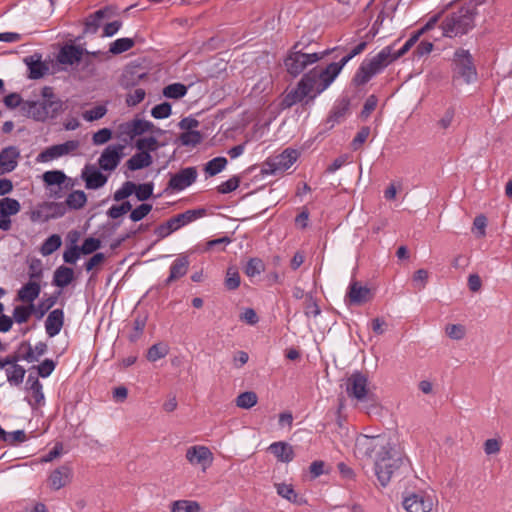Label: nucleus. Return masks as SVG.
I'll use <instances>...</instances> for the list:
<instances>
[{"label":"nucleus","instance_id":"393cba45","mask_svg":"<svg viewBox=\"0 0 512 512\" xmlns=\"http://www.w3.org/2000/svg\"><path fill=\"white\" fill-rule=\"evenodd\" d=\"M350 107V100L349 98H342L340 101H338L333 109L331 110L326 123L329 125L328 128L331 129L335 126V124L340 123L344 117L346 116L348 110Z\"/></svg>","mask_w":512,"mask_h":512},{"label":"nucleus","instance_id":"052dcab7","mask_svg":"<svg viewBox=\"0 0 512 512\" xmlns=\"http://www.w3.org/2000/svg\"><path fill=\"white\" fill-rule=\"evenodd\" d=\"M239 184H240V178L238 176H233L230 179H228L227 181L221 183L217 187V191L220 194H228L230 192L235 191L239 187Z\"/></svg>","mask_w":512,"mask_h":512},{"label":"nucleus","instance_id":"79ce46f5","mask_svg":"<svg viewBox=\"0 0 512 512\" xmlns=\"http://www.w3.org/2000/svg\"><path fill=\"white\" fill-rule=\"evenodd\" d=\"M179 140L183 146L195 147L202 142L203 136L200 131L189 130L181 133Z\"/></svg>","mask_w":512,"mask_h":512},{"label":"nucleus","instance_id":"de8ad7c7","mask_svg":"<svg viewBox=\"0 0 512 512\" xmlns=\"http://www.w3.org/2000/svg\"><path fill=\"white\" fill-rule=\"evenodd\" d=\"M136 190V184L132 181H126L113 194V200L116 202L123 201L131 196Z\"/></svg>","mask_w":512,"mask_h":512},{"label":"nucleus","instance_id":"4c0bfd02","mask_svg":"<svg viewBox=\"0 0 512 512\" xmlns=\"http://www.w3.org/2000/svg\"><path fill=\"white\" fill-rule=\"evenodd\" d=\"M62 244L61 237L58 234L49 236L41 245L40 253L43 256H49L60 248Z\"/></svg>","mask_w":512,"mask_h":512},{"label":"nucleus","instance_id":"bf43d9fd","mask_svg":"<svg viewBox=\"0 0 512 512\" xmlns=\"http://www.w3.org/2000/svg\"><path fill=\"white\" fill-rule=\"evenodd\" d=\"M101 247V241L94 237L86 238L80 246L82 254H92Z\"/></svg>","mask_w":512,"mask_h":512},{"label":"nucleus","instance_id":"8fccbe9b","mask_svg":"<svg viewBox=\"0 0 512 512\" xmlns=\"http://www.w3.org/2000/svg\"><path fill=\"white\" fill-rule=\"evenodd\" d=\"M132 122V136H140L146 132L154 129V124L150 121L143 119H133Z\"/></svg>","mask_w":512,"mask_h":512},{"label":"nucleus","instance_id":"f3484780","mask_svg":"<svg viewBox=\"0 0 512 512\" xmlns=\"http://www.w3.org/2000/svg\"><path fill=\"white\" fill-rule=\"evenodd\" d=\"M186 458L191 464L206 468L211 465L213 454L205 446H192L187 450Z\"/></svg>","mask_w":512,"mask_h":512},{"label":"nucleus","instance_id":"3c124183","mask_svg":"<svg viewBox=\"0 0 512 512\" xmlns=\"http://www.w3.org/2000/svg\"><path fill=\"white\" fill-rule=\"evenodd\" d=\"M136 148L140 151H156L159 147V143L155 137H144L140 138L135 143Z\"/></svg>","mask_w":512,"mask_h":512},{"label":"nucleus","instance_id":"6ab92c4d","mask_svg":"<svg viewBox=\"0 0 512 512\" xmlns=\"http://www.w3.org/2000/svg\"><path fill=\"white\" fill-rule=\"evenodd\" d=\"M20 151L16 146H8L0 152V168L1 173H10L16 169Z\"/></svg>","mask_w":512,"mask_h":512},{"label":"nucleus","instance_id":"f704fd0d","mask_svg":"<svg viewBox=\"0 0 512 512\" xmlns=\"http://www.w3.org/2000/svg\"><path fill=\"white\" fill-rule=\"evenodd\" d=\"M87 197L86 194L81 190L72 191L68 194L65 204L67 207L73 210H78L84 207L86 204Z\"/></svg>","mask_w":512,"mask_h":512},{"label":"nucleus","instance_id":"a18cd8bd","mask_svg":"<svg viewBox=\"0 0 512 512\" xmlns=\"http://www.w3.org/2000/svg\"><path fill=\"white\" fill-rule=\"evenodd\" d=\"M257 395L253 391H246L239 394L236 398V405L243 409H250L257 403Z\"/></svg>","mask_w":512,"mask_h":512},{"label":"nucleus","instance_id":"c756f323","mask_svg":"<svg viewBox=\"0 0 512 512\" xmlns=\"http://www.w3.org/2000/svg\"><path fill=\"white\" fill-rule=\"evenodd\" d=\"M40 292L41 286L38 281H29L19 289L18 298L23 302L33 304V301L38 298Z\"/></svg>","mask_w":512,"mask_h":512},{"label":"nucleus","instance_id":"4d7b16f0","mask_svg":"<svg viewBox=\"0 0 512 512\" xmlns=\"http://www.w3.org/2000/svg\"><path fill=\"white\" fill-rule=\"evenodd\" d=\"M153 188V183H143L136 185V190H134L136 198L139 201H146L152 196Z\"/></svg>","mask_w":512,"mask_h":512},{"label":"nucleus","instance_id":"423d86ee","mask_svg":"<svg viewBox=\"0 0 512 512\" xmlns=\"http://www.w3.org/2000/svg\"><path fill=\"white\" fill-rule=\"evenodd\" d=\"M304 48L305 46H302V43L300 41L296 42L284 59V65L286 67V70L292 77H297L309 65L318 62L319 60L329 55L332 51L336 49H327L319 53H305L303 52Z\"/></svg>","mask_w":512,"mask_h":512},{"label":"nucleus","instance_id":"603ef678","mask_svg":"<svg viewBox=\"0 0 512 512\" xmlns=\"http://www.w3.org/2000/svg\"><path fill=\"white\" fill-rule=\"evenodd\" d=\"M240 282L238 271L233 267L228 268L224 282L225 287L230 291L236 290L240 286Z\"/></svg>","mask_w":512,"mask_h":512},{"label":"nucleus","instance_id":"9d476101","mask_svg":"<svg viewBox=\"0 0 512 512\" xmlns=\"http://www.w3.org/2000/svg\"><path fill=\"white\" fill-rule=\"evenodd\" d=\"M198 177L197 168L189 166L181 168L176 173H169V181L164 192H180L196 182Z\"/></svg>","mask_w":512,"mask_h":512},{"label":"nucleus","instance_id":"39448f33","mask_svg":"<svg viewBox=\"0 0 512 512\" xmlns=\"http://www.w3.org/2000/svg\"><path fill=\"white\" fill-rule=\"evenodd\" d=\"M41 101H24L22 109L36 121L44 122L56 118L64 110V102L56 96L51 86L41 90Z\"/></svg>","mask_w":512,"mask_h":512},{"label":"nucleus","instance_id":"338daca9","mask_svg":"<svg viewBox=\"0 0 512 512\" xmlns=\"http://www.w3.org/2000/svg\"><path fill=\"white\" fill-rule=\"evenodd\" d=\"M455 109L454 107H448L444 112L443 116L438 120L437 126L443 130L448 129L454 120Z\"/></svg>","mask_w":512,"mask_h":512},{"label":"nucleus","instance_id":"2eb2a0df","mask_svg":"<svg viewBox=\"0 0 512 512\" xmlns=\"http://www.w3.org/2000/svg\"><path fill=\"white\" fill-rule=\"evenodd\" d=\"M432 506L430 497L422 493H412L403 500V507L407 512H430Z\"/></svg>","mask_w":512,"mask_h":512},{"label":"nucleus","instance_id":"37998d69","mask_svg":"<svg viewBox=\"0 0 512 512\" xmlns=\"http://www.w3.org/2000/svg\"><path fill=\"white\" fill-rule=\"evenodd\" d=\"M46 205L47 202H43L30 212L29 217L32 222H46L52 219L50 211L45 207Z\"/></svg>","mask_w":512,"mask_h":512},{"label":"nucleus","instance_id":"f8f14e48","mask_svg":"<svg viewBox=\"0 0 512 512\" xmlns=\"http://www.w3.org/2000/svg\"><path fill=\"white\" fill-rule=\"evenodd\" d=\"M125 145H108L101 153L98 159L99 168L103 171L115 170L124 156Z\"/></svg>","mask_w":512,"mask_h":512},{"label":"nucleus","instance_id":"72a5a7b5","mask_svg":"<svg viewBox=\"0 0 512 512\" xmlns=\"http://www.w3.org/2000/svg\"><path fill=\"white\" fill-rule=\"evenodd\" d=\"M21 209L18 200L14 198L5 197L0 200V214L3 217H9L17 214Z\"/></svg>","mask_w":512,"mask_h":512},{"label":"nucleus","instance_id":"e433bc0d","mask_svg":"<svg viewBox=\"0 0 512 512\" xmlns=\"http://www.w3.org/2000/svg\"><path fill=\"white\" fill-rule=\"evenodd\" d=\"M201 507L197 501L176 500L171 504V512H200Z\"/></svg>","mask_w":512,"mask_h":512},{"label":"nucleus","instance_id":"774afa93","mask_svg":"<svg viewBox=\"0 0 512 512\" xmlns=\"http://www.w3.org/2000/svg\"><path fill=\"white\" fill-rule=\"evenodd\" d=\"M445 331L451 339L460 340L465 336V327L461 324H449Z\"/></svg>","mask_w":512,"mask_h":512},{"label":"nucleus","instance_id":"864d4df0","mask_svg":"<svg viewBox=\"0 0 512 512\" xmlns=\"http://www.w3.org/2000/svg\"><path fill=\"white\" fill-rule=\"evenodd\" d=\"M146 317L137 316L133 321V332L129 334V339L132 342H135L142 335L144 328L146 326Z\"/></svg>","mask_w":512,"mask_h":512},{"label":"nucleus","instance_id":"c85d7f7f","mask_svg":"<svg viewBox=\"0 0 512 512\" xmlns=\"http://www.w3.org/2000/svg\"><path fill=\"white\" fill-rule=\"evenodd\" d=\"M73 280L74 270L70 267L61 265L54 271L52 284L59 288H64L68 286Z\"/></svg>","mask_w":512,"mask_h":512},{"label":"nucleus","instance_id":"a878e982","mask_svg":"<svg viewBox=\"0 0 512 512\" xmlns=\"http://www.w3.org/2000/svg\"><path fill=\"white\" fill-rule=\"evenodd\" d=\"M111 16V10L108 7L99 9L91 14L86 22L84 33L95 34L101 26L102 20Z\"/></svg>","mask_w":512,"mask_h":512},{"label":"nucleus","instance_id":"6e6552de","mask_svg":"<svg viewBox=\"0 0 512 512\" xmlns=\"http://www.w3.org/2000/svg\"><path fill=\"white\" fill-rule=\"evenodd\" d=\"M298 152L294 149H285L281 154L266 160L261 168L263 175H281L297 160Z\"/></svg>","mask_w":512,"mask_h":512},{"label":"nucleus","instance_id":"f257e3e1","mask_svg":"<svg viewBox=\"0 0 512 512\" xmlns=\"http://www.w3.org/2000/svg\"><path fill=\"white\" fill-rule=\"evenodd\" d=\"M357 446L365 456L374 459V473L382 487H386L393 478L401 480L411 470L409 459L391 437L363 436L357 441Z\"/></svg>","mask_w":512,"mask_h":512},{"label":"nucleus","instance_id":"473e14b6","mask_svg":"<svg viewBox=\"0 0 512 512\" xmlns=\"http://www.w3.org/2000/svg\"><path fill=\"white\" fill-rule=\"evenodd\" d=\"M42 178L46 186L49 188L53 186H61V184H64L67 181H71V179H69L61 170L46 171Z\"/></svg>","mask_w":512,"mask_h":512},{"label":"nucleus","instance_id":"09e8293b","mask_svg":"<svg viewBox=\"0 0 512 512\" xmlns=\"http://www.w3.org/2000/svg\"><path fill=\"white\" fill-rule=\"evenodd\" d=\"M33 310V304L29 306L18 305L13 310V319L19 324L25 323L29 320Z\"/></svg>","mask_w":512,"mask_h":512},{"label":"nucleus","instance_id":"69168bd1","mask_svg":"<svg viewBox=\"0 0 512 512\" xmlns=\"http://www.w3.org/2000/svg\"><path fill=\"white\" fill-rule=\"evenodd\" d=\"M429 273L425 269H419L414 272L413 284L418 290H422L426 287Z\"/></svg>","mask_w":512,"mask_h":512},{"label":"nucleus","instance_id":"c9c22d12","mask_svg":"<svg viewBox=\"0 0 512 512\" xmlns=\"http://www.w3.org/2000/svg\"><path fill=\"white\" fill-rule=\"evenodd\" d=\"M134 45L135 40L133 38H119L110 44L109 53L119 55L130 50Z\"/></svg>","mask_w":512,"mask_h":512},{"label":"nucleus","instance_id":"412c9836","mask_svg":"<svg viewBox=\"0 0 512 512\" xmlns=\"http://www.w3.org/2000/svg\"><path fill=\"white\" fill-rule=\"evenodd\" d=\"M84 49L77 45H64L58 55L57 61L63 65H73L82 60Z\"/></svg>","mask_w":512,"mask_h":512},{"label":"nucleus","instance_id":"cd10ccee","mask_svg":"<svg viewBox=\"0 0 512 512\" xmlns=\"http://www.w3.org/2000/svg\"><path fill=\"white\" fill-rule=\"evenodd\" d=\"M25 389L31 392L35 404L39 405L44 401L43 385L39 381V376L35 375L32 371L28 374Z\"/></svg>","mask_w":512,"mask_h":512},{"label":"nucleus","instance_id":"a19ab883","mask_svg":"<svg viewBox=\"0 0 512 512\" xmlns=\"http://www.w3.org/2000/svg\"><path fill=\"white\" fill-rule=\"evenodd\" d=\"M57 362L52 359H45L40 364L32 366L29 371L36 370V374L41 378L49 377L54 371Z\"/></svg>","mask_w":512,"mask_h":512},{"label":"nucleus","instance_id":"13d9d810","mask_svg":"<svg viewBox=\"0 0 512 512\" xmlns=\"http://www.w3.org/2000/svg\"><path fill=\"white\" fill-rule=\"evenodd\" d=\"M304 312L308 317H317L321 313L319 305L311 294L306 295Z\"/></svg>","mask_w":512,"mask_h":512},{"label":"nucleus","instance_id":"aec40b11","mask_svg":"<svg viewBox=\"0 0 512 512\" xmlns=\"http://www.w3.org/2000/svg\"><path fill=\"white\" fill-rule=\"evenodd\" d=\"M189 259L187 255L180 254L171 264L169 276L164 281L165 286L185 276L189 269Z\"/></svg>","mask_w":512,"mask_h":512},{"label":"nucleus","instance_id":"58836bf2","mask_svg":"<svg viewBox=\"0 0 512 512\" xmlns=\"http://www.w3.org/2000/svg\"><path fill=\"white\" fill-rule=\"evenodd\" d=\"M227 165V159L219 156L208 161L204 166V171L208 176H215L220 173Z\"/></svg>","mask_w":512,"mask_h":512},{"label":"nucleus","instance_id":"7c9ffc66","mask_svg":"<svg viewBox=\"0 0 512 512\" xmlns=\"http://www.w3.org/2000/svg\"><path fill=\"white\" fill-rule=\"evenodd\" d=\"M153 163L152 156L147 151L138 152L127 160L126 166L131 171L149 167Z\"/></svg>","mask_w":512,"mask_h":512},{"label":"nucleus","instance_id":"0eeeda50","mask_svg":"<svg viewBox=\"0 0 512 512\" xmlns=\"http://www.w3.org/2000/svg\"><path fill=\"white\" fill-rule=\"evenodd\" d=\"M453 80L462 79L466 84L474 83L478 78L474 58L469 50L458 48L451 60Z\"/></svg>","mask_w":512,"mask_h":512},{"label":"nucleus","instance_id":"ddd939ff","mask_svg":"<svg viewBox=\"0 0 512 512\" xmlns=\"http://www.w3.org/2000/svg\"><path fill=\"white\" fill-rule=\"evenodd\" d=\"M79 148V141L77 140H69L62 144L52 145L45 150H43L37 157V161L39 162H48L53 159L62 157L71 152H74Z\"/></svg>","mask_w":512,"mask_h":512},{"label":"nucleus","instance_id":"0e129e2a","mask_svg":"<svg viewBox=\"0 0 512 512\" xmlns=\"http://www.w3.org/2000/svg\"><path fill=\"white\" fill-rule=\"evenodd\" d=\"M106 112H107V109L105 106L98 105L88 111H85V113L83 114V117L86 121L92 122V121H95V120H98V119H101L102 117H104Z\"/></svg>","mask_w":512,"mask_h":512},{"label":"nucleus","instance_id":"a211bd4d","mask_svg":"<svg viewBox=\"0 0 512 512\" xmlns=\"http://www.w3.org/2000/svg\"><path fill=\"white\" fill-rule=\"evenodd\" d=\"M24 63L28 67L29 79H40L44 77L49 71L48 65L42 61V56L38 53L25 57Z\"/></svg>","mask_w":512,"mask_h":512},{"label":"nucleus","instance_id":"b1692460","mask_svg":"<svg viewBox=\"0 0 512 512\" xmlns=\"http://www.w3.org/2000/svg\"><path fill=\"white\" fill-rule=\"evenodd\" d=\"M64 324V312L62 309L52 310L45 320V330L48 336L54 337L61 331Z\"/></svg>","mask_w":512,"mask_h":512},{"label":"nucleus","instance_id":"9b49d317","mask_svg":"<svg viewBox=\"0 0 512 512\" xmlns=\"http://www.w3.org/2000/svg\"><path fill=\"white\" fill-rule=\"evenodd\" d=\"M368 379L361 372H354L346 382V392L358 402L373 401V394L369 392Z\"/></svg>","mask_w":512,"mask_h":512},{"label":"nucleus","instance_id":"5701e85b","mask_svg":"<svg viewBox=\"0 0 512 512\" xmlns=\"http://www.w3.org/2000/svg\"><path fill=\"white\" fill-rule=\"evenodd\" d=\"M72 469L68 465H62L53 470L49 476V486L53 490H59L66 486L71 479Z\"/></svg>","mask_w":512,"mask_h":512},{"label":"nucleus","instance_id":"20e7f679","mask_svg":"<svg viewBox=\"0 0 512 512\" xmlns=\"http://www.w3.org/2000/svg\"><path fill=\"white\" fill-rule=\"evenodd\" d=\"M485 0H468L457 10L448 13L441 22L442 34L453 38L463 36L475 27L478 7Z\"/></svg>","mask_w":512,"mask_h":512},{"label":"nucleus","instance_id":"680f3d73","mask_svg":"<svg viewBox=\"0 0 512 512\" xmlns=\"http://www.w3.org/2000/svg\"><path fill=\"white\" fill-rule=\"evenodd\" d=\"M81 249L77 245H71L63 253V260L68 264H75L81 255Z\"/></svg>","mask_w":512,"mask_h":512},{"label":"nucleus","instance_id":"49530a36","mask_svg":"<svg viewBox=\"0 0 512 512\" xmlns=\"http://www.w3.org/2000/svg\"><path fill=\"white\" fill-rule=\"evenodd\" d=\"M60 294L61 291H57L54 294L50 295L48 298L38 303L36 309V312L38 313V318L43 317L57 303Z\"/></svg>","mask_w":512,"mask_h":512},{"label":"nucleus","instance_id":"4468645a","mask_svg":"<svg viewBox=\"0 0 512 512\" xmlns=\"http://www.w3.org/2000/svg\"><path fill=\"white\" fill-rule=\"evenodd\" d=\"M81 178L85 181V187L92 190L103 187L108 181V176L104 175L100 168L91 164L85 165Z\"/></svg>","mask_w":512,"mask_h":512},{"label":"nucleus","instance_id":"c03bdc74","mask_svg":"<svg viewBox=\"0 0 512 512\" xmlns=\"http://www.w3.org/2000/svg\"><path fill=\"white\" fill-rule=\"evenodd\" d=\"M265 270L264 262L260 258H251L245 265L244 272L248 277L260 275Z\"/></svg>","mask_w":512,"mask_h":512},{"label":"nucleus","instance_id":"f03ea898","mask_svg":"<svg viewBox=\"0 0 512 512\" xmlns=\"http://www.w3.org/2000/svg\"><path fill=\"white\" fill-rule=\"evenodd\" d=\"M346 64L340 60L339 62H332L326 68L318 71L316 68L305 73L301 80L298 82L297 87L288 92L284 99L283 104L286 107H291L301 102L305 97L309 96L315 88L318 80L322 81V87L317 89V92L312 96L314 98L317 94L324 91L339 75L341 70Z\"/></svg>","mask_w":512,"mask_h":512},{"label":"nucleus","instance_id":"5fc2aeb1","mask_svg":"<svg viewBox=\"0 0 512 512\" xmlns=\"http://www.w3.org/2000/svg\"><path fill=\"white\" fill-rule=\"evenodd\" d=\"M172 113L171 104L168 102H163L161 104L155 105L151 110V115L155 119H165L168 118Z\"/></svg>","mask_w":512,"mask_h":512},{"label":"nucleus","instance_id":"4be33fe9","mask_svg":"<svg viewBox=\"0 0 512 512\" xmlns=\"http://www.w3.org/2000/svg\"><path fill=\"white\" fill-rule=\"evenodd\" d=\"M347 298L350 304H364L371 299V290L357 281H352L348 287Z\"/></svg>","mask_w":512,"mask_h":512},{"label":"nucleus","instance_id":"e2e57ef3","mask_svg":"<svg viewBox=\"0 0 512 512\" xmlns=\"http://www.w3.org/2000/svg\"><path fill=\"white\" fill-rule=\"evenodd\" d=\"M112 138V130L109 128H102L95 132L92 136L94 145H103Z\"/></svg>","mask_w":512,"mask_h":512},{"label":"nucleus","instance_id":"bb28decb","mask_svg":"<svg viewBox=\"0 0 512 512\" xmlns=\"http://www.w3.org/2000/svg\"><path fill=\"white\" fill-rule=\"evenodd\" d=\"M268 449L280 462L289 463L295 457L292 446L286 442H274Z\"/></svg>","mask_w":512,"mask_h":512},{"label":"nucleus","instance_id":"ea45409f","mask_svg":"<svg viewBox=\"0 0 512 512\" xmlns=\"http://www.w3.org/2000/svg\"><path fill=\"white\" fill-rule=\"evenodd\" d=\"M188 88L182 83H172L164 87L163 95L170 99H180L187 94Z\"/></svg>","mask_w":512,"mask_h":512},{"label":"nucleus","instance_id":"1a4fd4ad","mask_svg":"<svg viewBox=\"0 0 512 512\" xmlns=\"http://www.w3.org/2000/svg\"><path fill=\"white\" fill-rule=\"evenodd\" d=\"M42 354H12L11 364L8 365L5 374L7 382L11 386L19 387L22 385L26 369L20 365L19 362L26 360L27 362H34L39 360Z\"/></svg>","mask_w":512,"mask_h":512},{"label":"nucleus","instance_id":"6e6d98bb","mask_svg":"<svg viewBox=\"0 0 512 512\" xmlns=\"http://www.w3.org/2000/svg\"><path fill=\"white\" fill-rule=\"evenodd\" d=\"M152 210V205L148 203H142L130 212V219L133 222H138L144 219Z\"/></svg>","mask_w":512,"mask_h":512},{"label":"nucleus","instance_id":"dca6fc26","mask_svg":"<svg viewBox=\"0 0 512 512\" xmlns=\"http://www.w3.org/2000/svg\"><path fill=\"white\" fill-rule=\"evenodd\" d=\"M205 215L206 209L204 208L190 209L171 217L168 219V221L175 232L178 229L194 222L195 220L204 217Z\"/></svg>","mask_w":512,"mask_h":512},{"label":"nucleus","instance_id":"2f4dec72","mask_svg":"<svg viewBox=\"0 0 512 512\" xmlns=\"http://www.w3.org/2000/svg\"><path fill=\"white\" fill-rule=\"evenodd\" d=\"M277 494L284 499H287L291 503L301 505L305 501L302 500L301 497L295 492L293 486L291 484L279 483L276 484Z\"/></svg>","mask_w":512,"mask_h":512},{"label":"nucleus","instance_id":"7ed1b4c3","mask_svg":"<svg viewBox=\"0 0 512 512\" xmlns=\"http://www.w3.org/2000/svg\"><path fill=\"white\" fill-rule=\"evenodd\" d=\"M419 35L415 32L397 51L393 45L384 47L379 53L370 59H364L356 70L351 84L355 87L363 86L374 76L381 73L390 63L405 55L418 41Z\"/></svg>","mask_w":512,"mask_h":512}]
</instances>
